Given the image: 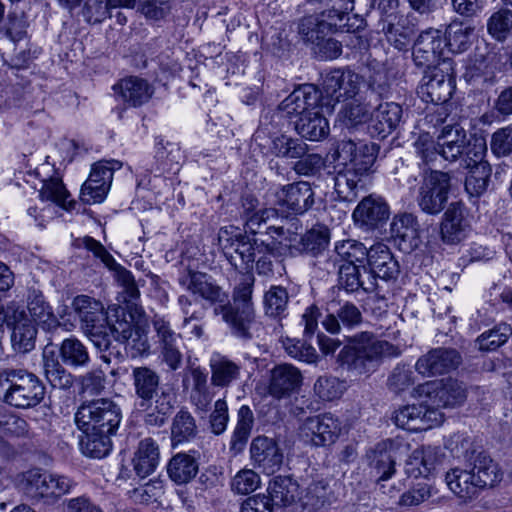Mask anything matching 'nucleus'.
Listing matches in <instances>:
<instances>
[{
	"instance_id": "nucleus-1",
	"label": "nucleus",
	"mask_w": 512,
	"mask_h": 512,
	"mask_svg": "<svg viewBox=\"0 0 512 512\" xmlns=\"http://www.w3.org/2000/svg\"><path fill=\"white\" fill-rule=\"evenodd\" d=\"M336 154L344 167L334 177V189L341 200L352 202L364 187V177L375 162L374 145H357L352 140H344L339 143Z\"/></svg>"
},
{
	"instance_id": "nucleus-2",
	"label": "nucleus",
	"mask_w": 512,
	"mask_h": 512,
	"mask_svg": "<svg viewBox=\"0 0 512 512\" xmlns=\"http://www.w3.org/2000/svg\"><path fill=\"white\" fill-rule=\"evenodd\" d=\"M400 353L397 346L363 332L355 336L354 346L341 350L339 360L352 374L361 376L374 372L383 358L398 356Z\"/></svg>"
},
{
	"instance_id": "nucleus-3",
	"label": "nucleus",
	"mask_w": 512,
	"mask_h": 512,
	"mask_svg": "<svg viewBox=\"0 0 512 512\" xmlns=\"http://www.w3.org/2000/svg\"><path fill=\"white\" fill-rule=\"evenodd\" d=\"M132 381L135 395L140 400V407L155 410L159 416L153 419V414H148L147 421L161 425L165 416L170 414L174 407L175 396L168 390H162L159 394L160 376L147 366L134 367L132 369Z\"/></svg>"
},
{
	"instance_id": "nucleus-4",
	"label": "nucleus",
	"mask_w": 512,
	"mask_h": 512,
	"mask_svg": "<svg viewBox=\"0 0 512 512\" xmlns=\"http://www.w3.org/2000/svg\"><path fill=\"white\" fill-rule=\"evenodd\" d=\"M0 392L6 403L17 408H30L44 398L45 388L39 378L23 370L0 373Z\"/></svg>"
},
{
	"instance_id": "nucleus-5",
	"label": "nucleus",
	"mask_w": 512,
	"mask_h": 512,
	"mask_svg": "<svg viewBox=\"0 0 512 512\" xmlns=\"http://www.w3.org/2000/svg\"><path fill=\"white\" fill-rule=\"evenodd\" d=\"M139 322H85L82 327L84 334L100 350H107L112 340L132 341L139 349L146 350L147 338Z\"/></svg>"
},
{
	"instance_id": "nucleus-6",
	"label": "nucleus",
	"mask_w": 512,
	"mask_h": 512,
	"mask_svg": "<svg viewBox=\"0 0 512 512\" xmlns=\"http://www.w3.org/2000/svg\"><path fill=\"white\" fill-rule=\"evenodd\" d=\"M20 486L32 497H38L47 503H54L70 492L74 482L66 476L51 474L40 469L24 472L19 480Z\"/></svg>"
},
{
	"instance_id": "nucleus-7",
	"label": "nucleus",
	"mask_w": 512,
	"mask_h": 512,
	"mask_svg": "<svg viewBox=\"0 0 512 512\" xmlns=\"http://www.w3.org/2000/svg\"><path fill=\"white\" fill-rule=\"evenodd\" d=\"M120 420L119 407L108 399H98L84 403L75 414V422L82 431L115 432Z\"/></svg>"
},
{
	"instance_id": "nucleus-8",
	"label": "nucleus",
	"mask_w": 512,
	"mask_h": 512,
	"mask_svg": "<svg viewBox=\"0 0 512 512\" xmlns=\"http://www.w3.org/2000/svg\"><path fill=\"white\" fill-rule=\"evenodd\" d=\"M412 396L425 398L430 408L438 409L462 404L467 397L466 386L453 378L427 381L413 389Z\"/></svg>"
},
{
	"instance_id": "nucleus-9",
	"label": "nucleus",
	"mask_w": 512,
	"mask_h": 512,
	"mask_svg": "<svg viewBox=\"0 0 512 512\" xmlns=\"http://www.w3.org/2000/svg\"><path fill=\"white\" fill-rule=\"evenodd\" d=\"M450 176L442 171H432L421 184L417 204L420 209L429 215L439 214L448 201L450 190Z\"/></svg>"
},
{
	"instance_id": "nucleus-10",
	"label": "nucleus",
	"mask_w": 512,
	"mask_h": 512,
	"mask_svg": "<svg viewBox=\"0 0 512 512\" xmlns=\"http://www.w3.org/2000/svg\"><path fill=\"white\" fill-rule=\"evenodd\" d=\"M254 281L253 275H244L233 289V304L229 303L227 299L225 302L216 305L214 308L215 315L221 316L223 320H249L253 317L252 293Z\"/></svg>"
},
{
	"instance_id": "nucleus-11",
	"label": "nucleus",
	"mask_w": 512,
	"mask_h": 512,
	"mask_svg": "<svg viewBox=\"0 0 512 512\" xmlns=\"http://www.w3.org/2000/svg\"><path fill=\"white\" fill-rule=\"evenodd\" d=\"M420 405H405L394 411L392 421L396 426L410 431H423L443 422L444 414L438 409L430 408L420 399Z\"/></svg>"
},
{
	"instance_id": "nucleus-12",
	"label": "nucleus",
	"mask_w": 512,
	"mask_h": 512,
	"mask_svg": "<svg viewBox=\"0 0 512 512\" xmlns=\"http://www.w3.org/2000/svg\"><path fill=\"white\" fill-rule=\"evenodd\" d=\"M118 161H100L92 166L90 175L82 185L80 198L86 204L101 203L106 198L113 180Z\"/></svg>"
},
{
	"instance_id": "nucleus-13",
	"label": "nucleus",
	"mask_w": 512,
	"mask_h": 512,
	"mask_svg": "<svg viewBox=\"0 0 512 512\" xmlns=\"http://www.w3.org/2000/svg\"><path fill=\"white\" fill-rule=\"evenodd\" d=\"M333 479H314L300 492L296 512H325L337 500Z\"/></svg>"
},
{
	"instance_id": "nucleus-14",
	"label": "nucleus",
	"mask_w": 512,
	"mask_h": 512,
	"mask_svg": "<svg viewBox=\"0 0 512 512\" xmlns=\"http://www.w3.org/2000/svg\"><path fill=\"white\" fill-rule=\"evenodd\" d=\"M461 362L462 357L456 349L433 348L418 358L415 370L424 377H432L457 369Z\"/></svg>"
},
{
	"instance_id": "nucleus-15",
	"label": "nucleus",
	"mask_w": 512,
	"mask_h": 512,
	"mask_svg": "<svg viewBox=\"0 0 512 512\" xmlns=\"http://www.w3.org/2000/svg\"><path fill=\"white\" fill-rule=\"evenodd\" d=\"M362 84V77L350 69H334L323 79V91L336 102L355 97Z\"/></svg>"
},
{
	"instance_id": "nucleus-16",
	"label": "nucleus",
	"mask_w": 512,
	"mask_h": 512,
	"mask_svg": "<svg viewBox=\"0 0 512 512\" xmlns=\"http://www.w3.org/2000/svg\"><path fill=\"white\" fill-rule=\"evenodd\" d=\"M321 100L320 91L312 84H305L291 92L278 106L283 117L300 118L304 114L318 109Z\"/></svg>"
},
{
	"instance_id": "nucleus-17",
	"label": "nucleus",
	"mask_w": 512,
	"mask_h": 512,
	"mask_svg": "<svg viewBox=\"0 0 512 512\" xmlns=\"http://www.w3.org/2000/svg\"><path fill=\"white\" fill-rule=\"evenodd\" d=\"M314 191L310 183L298 181L282 186L276 192V203L295 215H302L314 205Z\"/></svg>"
},
{
	"instance_id": "nucleus-18",
	"label": "nucleus",
	"mask_w": 512,
	"mask_h": 512,
	"mask_svg": "<svg viewBox=\"0 0 512 512\" xmlns=\"http://www.w3.org/2000/svg\"><path fill=\"white\" fill-rule=\"evenodd\" d=\"M367 263L369 269L362 266L363 273L373 276L376 282L377 279L386 282L396 280L400 273L398 262L384 243H376L369 248Z\"/></svg>"
},
{
	"instance_id": "nucleus-19",
	"label": "nucleus",
	"mask_w": 512,
	"mask_h": 512,
	"mask_svg": "<svg viewBox=\"0 0 512 512\" xmlns=\"http://www.w3.org/2000/svg\"><path fill=\"white\" fill-rule=\"evenodd\" d=\"M445 41L440 30L429 28L420 33L413 46V60L417 66L430 67L444 55Z\"/></svg>"
},
{
	"instance_id": "nucleus-20",
	"label": "nucleus",
	"mask_w": 512,
	"mask_h": 512,
	"mask_svg": "<svg viewBox=\"0 0 512 512\" xmlns=\"http://www.w3.org/2000/svg\"><path fill=\"white\" fill-rule=\"evenodd\" d=\"M302 434L316 446L333 443L340 432L339 421L331 414H321L305 419Z\"/></svg>"
},
{
	"instance_id": "nucleus-21",
	"label": "nucleus",
	"mask_w": 512,
	"mask_h": 512,
	"mask_svg": "<svg viewBox=\"0 0 512 512\" xmlns=\"http://www.w3.org/2000/svg\"><path fill=\"white\" fill-rule=\"evenodd\" d=\"M301 371L291 364H280L271 370L269 394L276 398H288L297 393L302 385Z\"/></svg>"
},
{
	"instance_id": "nucleus-22",
	"label": "nucleus",
	"mask_w": 512,
	"mask_h": 512,
	"mask_svg": "<svg viewBox=\"0 0 512 512\" xmlns=\"http://www.w3.org/2000/svg\"><path fill=\"white\" fill-rule=\"evenodd\" d=\"M468 467L480 489L493 487L502 479L499 465L483 450H472L467 455Z\"/></svg>"
},
{
	"instance_id": "nucleus-23",
	"label": "nucleus",
	"mask_w": 512,
	"mask_h": 512,
	"mask_svg": "<svg viewBox=\"0 0 512 512\" xmlns=\"http://www.w3.org/2000/svg\"><path fill=\"white\" fill-rule=\"evenodd\" d=\"M391 234L404 253L414 251L421 243L420 225L412 213L395 215L391 223Z\"/></svg>"
},
{
	"instance_id": "nucleus-24",
	"label": "nucleus",
	"mask_w": 512,
	"mask_h": 512,
	"mask_svg": "<svg viewBox=\"0 0 512 512\" xmlns=\"http://www.w3.org/2000/svg\"><path fill=\"white\" fill-rule=\"evenodd\" d=\"M470 227L465 205L452 202L444 213L441 222V238L447 244L459 243Z\"/></svg>"
},
{
	"instance_id": "nucleus-25",
	"label": "nucleus",
	"mask_w": 512,
	"mask_h": 512,
	"mask_svg": "<svg viewBox=\"0 0 512 512\" xmlns=\"http://www.w3.org/2000/svg\"><path fill=\"white\" fill-rule=\"evenodd\" d=\"M250 454L254 464L268 474L277 471L283 462V453L279 446L266 436H258L252 440Z\"/></svg>"
},
{
	"instance_id": "nucleus-26",
	"label": "nucleus",
	"mask_w": 512,
	"mask_h": 512,
	"mask_svg": "<svg viewBox=\"0 0 512 512\" xmlns=\"http://www.w3.org/2000/svg\"><path fill=\"white\" fill-rule=\"evenodd\" d=\"M179 282L186 290L214 303L215 306L227 300L226 293L206 273L189 270L180 277Z\"/></svg>"
},
{
	"instance_id": "nucleus-27",
	"label": "nucleus",
	"mask_w": 512,
	"mask_h": 512,
	"mask_svg": "<svg viewBox=\"0 0 512 512\" xmlns=\"http://www.w3.org/2000/svg\"><path fill=\"white\" fill-rule=\"evenodd\" d=\"M389 217V207L381 198L369 195L361 200L353 211L355 223L367 229H375Z\"/></svg>"
},
{
	"instance_id": "nucleus-28",
	"label": "nucleus",
	"mask_w": 512,
	"mask_h": 512,
	"mask_svg": "<svg viewBox=\"0 0 512 512\" xmlns=\"http://www.w3.org/2000/svg\"><path fill=\"white\" fill-rule=\"evenodd\" d=\"M421 94L427 102L445 103L453 93L454 85L451 76L440 68H433L424 76Z\"/></svg>"
},
{
	"instance_id": "nucleus-29",
	"label": "nucleus",
	"mask_w": 512,
	"mask_h": 512,
	"mask_svg": "<svg viewBox=\"0 0 512 512\" xmlns=\"http://www.w3.org/2000/svg\"><path fill=\"white\" fill-rule=\"evenodd\" d=\"M341 32L336 23L323 13L304 16L299 20L298 33L305 42L320 45L328 35Z\"/></svg>"
},
{
	"instance_id": "nucleus-30",
	"label": "nucleus",
	"mask_w": 512,
	"mask_h": 512,
	"mask_svg": "<svg viewBox=\"0 0 512 512\" xmlns=\"http://www.w3.org/2000/svg\"><path fill=\"white\" fill-rule=\"evenodd\" d=\"M113 89L121 100L131 107L145 104L154 93L153 87L147 80L137 76H129L120 80Z\"/></svg>"
},
{
	"instance_id": "nucleus-31",
	"label": "nucleus",
	"mask_w": 512,
	"mask_h": 512,
	"mask_svg": "<svg viewBox=\"0 0 512 512\" xmlns=\"http://www.w3.org/2000/svg\"><path fill=\"white\" fill-rule=\"evenodd\" d=\"M268 495L275 508H289L290 512H296L299 484L289 476H277L269 483Z\"/></svg>"
},
{
	"instance_id": "nucleus-32",
	"label": "nucleus",
	"mask_w": 512,
	"mask_h": 512,
	"mask_svg": "<svg viewBox=\"0 0 512 512\" xmlns=\"http://www.w3.org/2000/svg\"><path fill=\"white\" fill-rule=\"evenodd\" d=\"M499 68V59L495 53H476L467 67L465 76L474 84L492 85Z\"/></svg>"
},
{
	"instance_id": "nucleus-33",
	"label": "nucleus",
	"mask_w": 512,
	"mask_h": 512,
	"mask_svg": "<svg viewBox=\"0 0 512 512\" xmlns=\"http://www.w3.org/2000/svg\"><path fill=\"white\" fill-rule=\"evenodd\" d=\"M312 6L322 9L323 16L336 23L341 32H350L353 28L348 22L354 10V0H306Z\"/></svg>"
},
{
	"instance_id": "nucleus-34",
	"label": "nucleus",
	"mask_w": 512,
	"mask_h": 512,
	"mask_svg": "<svg viewBox=\"0 0 512 512\" xmlns=\"http://www.w3.org/2000/svg\"><path fill=\"white\" fill-rule=\"evenodd\" d=\"M363 265L342 264L339 267V284L348 292H356L362 289L372 293L378 289V282L373 276L362 274Z\"/></svg>"
},
{
	"instance_id": "nucleus-35",
	"label": "nucleus",
	"mask_w": 512,
	"mask_h": 512,
	"mask_svg": "<svg viewBox=\"0 0 512 512\" xmlns=\"http://www.w3.org/2000/svg\"><path fill=\"white\" fill-rule=\"evenodd\" d=\"M402 108L394 102L379 104L372 112L371 123L373 130L381 137H386L399 124Z\"/></svg>"
},
{
	"instance_id": "nucleus-36",
	"label": "nucleus",
	"mask_w": 512,
	"mask_h": 512,
	"mask_svg": "<svg viewBox=\"0 0 512 512\" xmlns=\"http://www.w3.org/2000/svg\"><path fill=\"white\" fill-rule=\"evenodd\" d=\"M160 459L159 446L152 438H145L138 444L133 457V466L136 474L145 478L152 474Z\"/></svg>"
},
{
	"instance_id": "nucleus-37",
	"label": "nucleus",
	"mask_w": 512,
	"mask_h": 512,
	"mask_svg": "<svg viewBox=\"0 0 512 512\" xmlns=\"http://www.w3.org/2000/svg\"><path fill=\"white\" fill-rule=\"evenodd\" d=\"M474 479L473 473L469 469L458 467L449 470L445 476L449 489L463 501L473 499L481 490Z\"/></svg>"
},
{
	"instance_id": "nucleus-38",
	"label": "nucleus",
	"mask_w": 512,
	"mask_h": 512,
	"mask_svg": "<svg viewBox=\"0 0 512 512\" xmlns=\"http://www.w3.org/2000/svg\"><path fill=\"white\" fill-rule=\"evenodd\" d=\"M390 447L391 443L382 442L367 453L372 473L379 482L389 479L395 472V459Z\"/></svg>"
},
{
	"instance_id": "nucleus-39",
	"label": "nucleus",
	"mask_w": 512,
	"mask_h": 512,
	"mask_svg": "<svg viewBox=\"0 0 512 512\" xmlns=\"http://www.w3.org/2000/svg\"><path fill=\"white\" fill-rule=\"evenodd\" d=\"M210 368L211 383L217 387H227L241 375V366L220 354L211 357Z\"/></svg>"
},
{
	"instance_id": "nucleus-40",
	"label": "nucleus",
	"mask_w": 512,
	"mask_h": 512,
	"mask_svg": "<svg viewBox=\"0 0 512 512\" xmlns=\"http://www.w3.org/2000/svg\"><path fill=\"white\" fill-rule=\"evenodd\" d=\"M296 131L302 137L311 141H319L329 134V123L318 109L301 116L295 125Z\"/></svg>"
},
{
	"instance_id": "nucleus-41",
	"label": "nucleus",
	"mask_w": 512,
	"mask_h": 512,
	"mask_svg": "<svg viewBox=\"0 0 512 512\" xmlns=\"http://www.w3.org/2000/svg\"><path fill=\"white\" fill-rule=\"evenodd\" d=\"M155 328L162 343V359L171 370H177L182 363V354L176 346L179 338L166 322H155Z\"/></svg>"
},
{
	"instance_id": "nucleus-42",
	"label": "nucleus",
	"mask_w": 512,
	"mask_h": 512,
	"mask_svg": "<svg viewBox=\"0 0 512 512\" xmlns=\"http://www.w3.org/2000/svg\"><path fill=\"white\" fill-rule=\"evenodd\" d=\"M167 473L175 483L186 484L197 475L198 463L193 456L178 453L170 459L167 465Z\"/></svg>"
},
{
	"instance_id": "nucleus-43",
	"label": "nucleus",
	"mask_w": 512,
	"mask_h": 512,
	"mask_svg": "<svg viewBox=\"0 0 512 512\" xmlns=\"http://www.w3.org/2000/svg\"><path fill=\"white\" fill-rule=\"evenodd\" d=\"M269 149L274 156L285 159H297L309 151L303 140L285 134L273 137Z\"/></svg>"
},
{
	"instance_id": "nucleus-44",
	"label": "nucleus",
	"mask_w": 512,
	"mask_h": 512,
	"mask_svg": "<svg viewBox=\"0 0 512 512\" xmlns=\"http://www.w3.org/2000/svg\"><path fill=\"white\" fill-rule=\"evenodd\" d=\"M84 436L80 439V447L83 454L92 458H102L111 450L112 443L110 435L114 432L104 431H83Z\"/></svg>"
},
{
	"instance_id": "nucleus-45",
	"label": "nucleus",
	"mask_w": 512,
	"mask_h": 512,
	"mask_svg": "<svg viewBox=\"0 0 512 512\" xmlns=\"http://www.w3.org/2000/svg\"><path fill=\"white\" fill-rule=\"evenodd\" d=\"M474 28L462 22H451L445 31V47L452 53H462L471 44Z\"/></svg>"
},
{
	"instance_id": "nucleus-46",
	"label": "nucleus",
	"mask_w": 512,
	"mask_h": 512,
	"mask_svg": "<svg viewBox=\"0 0 512 512\" xmlns=\"http://www.w3.org/2000/svg\"><path fill=\"white\" fill-rule=\"evenodd\" d=\"M11 330L13 348L22 353L31 351L35 346L37 327L34 322H7Z\"/></svg>"
},
{
	"instance_id": "nucleus-47",
	"label": "nucleus",
	"mask_w": 512,
	"mask_h": 512,
	"mask_svg": "<svg viewBox=\"0 0 512 512\" xmlns=\"http://www.w3.org/2000/svg\"><path fill=\"white\" fill-rule=\"evenodd\" d=\"M330 232L325 226H315L301 236L295 246L301 253L317 256L328 246Z\"/></svg>"
},
{
	"instance_id": "nucleus-48",
	"label": "nucleus",
	"mask_w": 512,
	"mask_h": 512,
	"mask_svg": "<svg viewBox=\"0 0 512 512\" xmlns=\"http://www.w3.org/2000/svg\"><path fill=\"white\" fill-rule=\"evenodd\" d=\"M372 107L365 103L352 101L342 107L338 113L339 122L346 128H354L371 121Z\"/></svg>"
},
{
	"instance_id": "nucleus-49",
	"label": "nucleus",
	"mask_w": 512,
	"mask_h": 512,
	"mask_svg": "<svg viewBox=\"0 0 512 512\" xmlns=\"http://www.w3.org/2000/svg\"><path fill=\"white\" fill-rule=\"evenodd\" d=\"M155 159L158 163L157 170H172L178 166L181 160V151L177 143L170 142L160 137L155 146Z\"/></svg>"
},
{
	"instance_id": "nucleus-50",
	"label": "nucleus",
	"mask_w": 512,
	"mask_h": 512,
	"mask_svg": "<svg viewBox=\"0 0 512 512\" xmlns=\"http://www.w3.org/2000/svg\"><path fill=\"white\" fill-rule=\"evenodd\" d=\"M334 251L336 255L345 264L358 265L367 261L369 249L361 242L354 239L339 241L335 244Z\"/></svg>"
},
{
	"instance_id": "nucleus-51",
	"label": "nucleus",
	"mask_w": 512,
	"mask_h": 512,
	"mask_svg": "<svg viewBox=\"0 0 512 512\" xmlns=\"http://www.w3.org/2000/svg\"><path fill=\"white\" fill-rule=\"evenodd\" d=\"M441 462L440 451L437 447H422L416 449L410 458V465L417 469L415 476H427Z\"/></svg>"
},
{
	"instance_id": "nucleus-52",
	"label": "nucleus",
	"mask_w": 512,
	"mask_h": 512,
	"mask_svg": "<svg viewBox=\"0 0 512 512\" xmlns=\"http://www.w3.org/2000/svg\"><path fill=\"white\" fill-rule=\"evenodd\" d=\"M487 30L495 40L504 42L512 31V11L506 7L495 11L487 21Z\"/></svg>"
},
{
	"instance_id": "nucleus-53",
	"label": "nucleus",
	"mask_w": 512,
	"mask_h": 512,
	"mask_svg": "<svg viewBox=\"0 0 512 512\" xmlns=\"http://www.w3.org/2000/svg\"><path fill=\"white\" fill-rule=\"evenodd\" d=\"M72 308L80 320H97L107 314L103 303L88 295L76 296Z\"/></svg>"
},
{
	"instance_id": "nucleus-54",
	"label": "nucleus",
	"mask_w": 512,
	"mask_h": 512,
	"mask_svg": "<svg viewBox=\"0 0 512 512\" xmlns=\"http://www.w3.org/2000/svg\"><path fill=\"white\" fill-rule=\"evenodd\" d=\"M60 356L70 366H84L89 361L86 347L76 338H68L62 342Z\"/></svg>"
},
{
	"instance_id": "nucleus-55",
	"label": "nucleus",
	"mask_w": 512,
	"mask_h": 512,
	"mask_svg": "<svg viewBox=\"0 0 512 512\" xmlns=\"http://www.w3.org/2000/svg\"><path fill=\"white\" fill-rule=\"evenodd\" d=\"M269 251L264 241L253 239L251 241L247 236L242 235L239 242L236 243L234 252L239 256L245 269H251L258 253Z\"/></svg>"
},
{
	"instance_id": "nucleus-56",
	"label": "nucleus",
	"mask_w": 512,
	"mask_h": 512,
	"mask_svg": "<svg viewBox=\"0 0 512 512\" xmlns=\"http://www.w3.org/2000/svg\"><path fill=\"white\" fill-rule=\"evenodd\" d=\"M468 170L465 189L471 197H480L487 190L491 176V166L490 164H481L476 169Z\"/></svg>"
},
{
	"instance_id": "nucleus-57",
	"label": "nucleus",
	"mask_w": 512,
	"mask_h": 512,
	"mask_svg": "<svg viewBox=\"0 0 512 512\" xmlns=\"http://www.w3.org/2000/svg\"><path fill=\"white\" fill-rule=\"evenodd\" d=\"M44 371L53 388L65 390L72 387L73 376L57 360L44 357Z\"/></svg>"
},
{
	"instance_id": "nucleus-58",
	"label": "nucleus",
	"mask_w": 512,
	"mask_h": 512,
	"mask_svg": "<svg viewBox=\"0 0 512 512\" xmlns=\"http://www.w3.org/2000/svg\"><path fill=\"white\" fill-rule=\"evenodd\" d=\"M288 293L281 286L271 287L264 296L266 315L269 317H286L284 314L288 304Z\"/></svg>"
},
{
	"instance_id": "nucleus-59",
	"label": "nucleus",
	"mask_w": 512,
	"mask_h": 512,
	"mask_svg": "<svg viewBox=\"0 0 512 512\" xmlns=\"http://www.w3.org/2000/svg\"><path fill=\"white\" fill-rule=\"evenodd\" d=\"M487 153L486 140L483 137H473L467 141L464 149L463 166L465 169H476L481 164H489L485 160Z\"/></svg>"
},
{
	"instance_id": "nucleus-60",
	"label": "nucleus",
	"mask_w": 512,
	"mask_h": 512,
	"mask_svg": "<svg viewBox=\"0 0 512 512\" xmlns=\"http://www.w3.org/2000/svg\"><path fill=\"white\" fill-rule=\"evenodd\" d=\"M172 441L181 443L196 435L194 418L186 411H179L174 417L171 428Z\"/></svg>"
},
{
	"instance_id": "nucleus-61",
	"label": "nucleus",
	"mask_w": 512,
	"mask_h": 512,
	"mask_svg": "<svg viewBox=\"0 0 512 512\" xmlns=\"http://www.w3.org/2000/svg\"><path fill=\"white\" fill-rule=\"evenodd\" d=\"M345 390V383L334 376H320L314 384V392L325 401L340 398Z\"/></svg>"
},
{
	"instance_id": "nucleus-62",
	"label": "nucleus",
	"mask_w": 512,
	"mask_h": 512,
	"mask_svg": "<svg viewBox=\"0 0 512 512\" xmlns=\"http://www.w3.org/2000/svg\"><path fill=\"white\" fill-rule=\"evenodd\" d=\"M40 197L42 200L52 201L59 206L66 207L69 192L66 190L62 180L58 177H51L43 181V186L40 190Z\"/></svg>"
},
{
	"instance_id": "nucleus-63",
	"label": "nucleus",
	"mask_w": 512,
	"mask_h": 512,
	"mask_svg": "<svg viewBox=\"0 0 512 512\" xmlns=\"http://www.w3.org/2000/svg\"><path fill=\"white\" fill-rule=\"evenodd\" d=\"M230 485L237 494H249L259 487L260 477L251 469H242L232 478Z\"/></svg>"
},
{
	"instance_id": "nucleus-64",
	"label": "nucleus",
	"mask_w": 512,
	"mask_h": 512,
	"mask_svg": "<svg viewBox=\"0 0 512 512\" xmlns=\"http://www.w3.org/2000/svg\"><path fill=\"white\" fill-rule=\"evenodd\" d=\"M490 148L497 157H505L512 153V125L500 128L492 134Z\"/></svg>"
}]
</instances>
